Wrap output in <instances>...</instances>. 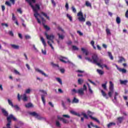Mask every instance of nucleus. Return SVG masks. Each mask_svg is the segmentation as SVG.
<instances>
[{
  "instance_id": "obj_1",
  "label": "nucleus",
  "mask_w": 128,
  "mask_h": 128,
  "mask_svg": "<svg viewBox=\"0 0 128 128\" xmlns=\"http://www.w3.org/2000/svg\"><path fill=\"white\" fill-rule=\"evenodd\" d=\"M25 0L26 2H28V4H29V6H30L33 10V12H34V10L38 11L40 10V5L38 4H36L34 6V5H32V4H36V0Z\"/></svg>"
},
{
  "instance_id": "obj_2",
  "label": "nucleus",
  "mask_w": 128,
  "mask_h": 128,
  "mask_svg": "<svg viewBox=\"0 0 128 128\" xmlns=\"http://www.w3.org/2000/svg\"><path fill=\"white\" fill-rule=\"evenodd\" d=\"M92 60H93V64H97V66H100V68H102V66L100 64V63L102 62V60H99L98 56V54H93V55L92 56Z\"/></svg>"
},
{
  "instance_id": "obj_3",
  "label": "nucleus",
  "mask_w": 128,
  "mask_h": 128,
  "mask_svg": "<svg viewBox=\"0 0 128 128\" xmlns=\"http://www.w3.org/2000/svg\"><path fill=\"white\" fill-rule=\"evenodd\" d=\"M12 120H13L14 122L16 120V118L14 116V115L10 114L9 116L7 118L8 124L6 125V128H10V124L12 123Z\"/></svg>"
},
{
  "instance_id": "obj_4",
  "label": "nucleus",
  "mask_w": 128,
  "mask_h": 128,
  "mask_svg": "<svg viewBox=\"0 0 128 128\" xmlns=\"http://www.w3.org/2000/svg\"><path fill=\"white\" fill-rule=\"evenodd\" d=\"M34 10V16L36 18V20H37L38 24H42V22H40V18H38V16H40V18H42V17L40 14H38V11L36 10Z\"/></svg>"
},
{
  "instance_id": "obj_5",
  "label": "nucleus",
  "mask_w": 128,
  "mask_h": 128,
  "mask_svg": "<svg viewBox=\"0 0 128 128\" xmlns=\"http://www.w3.org/2000/svg\"><path fill=\"white\" fill-rule=\"evenodd\" d=\"M77 16H79L78 18V20L80 22H86V18L84 17V14H82V11H80L78 13Z\"/></svg>"
},
{
  "instance_id": "obj_6",
  "label": "nucleus",
  "mask_w": 128,
  "mask_h": 128,
  "mask_svg": "<svg viewBox=\"0 0 128 128\" xmlns=\"http://www.w3.org/2000/svg\"><path fill=\"white\" fill-rule=\"evenodd\" d=\"M29 114H30V116H35V118H38V120H42V117H40V116L38 114V113L34 112H30L29 113Z\"/></svg>"
},
{
  "instance_id": "obj_7",
  "label": "nucleus",
  "mask_w": 128,
  "mask_h": 128,
  "mask_svg": "<svg viewBox=\"0 0 128 128\" xmlns=\"http://www.w3.org/2000/svg\"><path fill=\"white\" fill-rule=\"evenodd\" d=\"M58 58L60 62H64V64H67V62H70L68 58L66 57L60 56Z\"/></svg>"
},
{
  "instance_id": "obj_8",
  "label": "nucleus",
  "mask_w": 128,
  "mask_h": 128,
  "mask_svg": "<svg viewBox=\"0 0 128 128\" xmlns=\"http://www.w3.org/2000/svg\"><path fill=\"white\" fill-rule=\"evenodd\" d=\"M58 120H62V122L64 124H70V121L64 118H60V116H58Z\"/></svg>"
},
{
  "instance_id": "obj_9",
  "label": "nucleus",
  "mask_w": 128,
  "mask_h": 128,
  "mask_svg": "<svg viewBox=\"0 0 128 128\" xmlns=\"http://www.w3.org/2000/svg\"><path fill=\"white\" fill-rule=\"evenodd\" d=\"M35 70H36V72H39V74H42V76H46V78H48V75L46 74V73H44V71H42L38 68H36Z\"/></svg>"
},
{
  "instance_id": "obj_10",
  "label": "nucleus",
  "mask_w": 128,
  "mask_h": 128,
  "mask_svg": "<svg viewBox=\"0 0 128 128\" xmlns=\"http://www.w3.org/2000/svg\"><path fill=\"white\" fill-rule=\"evenodd\" d=\"M44 34H45L47 40H54V35H48V34L47 32H45Z\"/></svg>"
},
{
  "instance_id": "obj_11",
  "label": "nucleus",
  "mask_w": 128,
  "mask_h": 128,
  "mask_svg": "<svg viewBox=\"0 0 128 128\" xmlns=\"http://www.w3.org/2000/svg\"><path fill=\"white\" fill-rule=\"evenodd\" d=\"M20 98L23 102H28V96H26V94H24L22 95H20Z\"/></svg>"
},
{
  "instance_id": "obj_12",
  "label": "nucleus",
  "mask_w": 128,
  "mask_h": 128,
  "mask_svg": "<svg viewBox=\"0 0 128 128\" xmlns=\"http://www.w3.org/2000/svg\"><path fill=\"white\" fill-rule=\"evenodd\" d=\"M101 93L102 96L106 98V100H108V94L104 92V90H101Z\"/></svg>"
},
{
  "instance_id": "obj_13",
  "label": "nucleus",
  "mask_w": 128,
  "mask_h": 128,
  "mask_svg": "<svg viewBox=\"0 0 128 128\" xmlns=\"http://www.w3.org/2000/svg\"><path fill=\"white\" fill-rule=\"evenodd\" d=\"M126 60L122 56L119 57V60L118 61V64H122V62H126Z\"/></svg>"
},
{
  "instance_id": "obj_14",
  "label": "nucleus",
  "mask_w": 128,
  "mask_h": 128,
  "mask_svg": "<svg viewBox=\"0 0 128 128\" xmlns=\"http://www.w3.org/2000/svg\"><path fill=\"white\" fill-rule=\"evenodd\" d=\"M81 50L83 54H85L86 56H88V50L82 48H81Z\"/></svg>"
},
{
  "instance_id": "obj_15",
  "label": "nucleus",
  "mask_w": 128,
  "mask_h": 128,
  "mask_svg": "<svg viewBox=\"0 0 128 128\" xmlns=\"http://www.w3.org/2000/svg\"><path fill=\"white\" fill-rule=\"evenodd\" d=\"M40 40L42 44L44 46V48H46V41L44 40V37L41 36L40 37Z\"/></svg>"
},
{
  "instance_id": "obj_16",
  "label": "nucleus",
  "mask_w": 128,
  "mask_h": 128,
  "mask_svg": "<svg viewBox=\"0 0 128 128\" xmlns=\"http://www.w3.org/2000/svg\"><path fill=\"white\" fill-rule=\"evenodd\" d=\"M2 113L3 114L4 116H8V112L6 110L2 108Z\"/></svg>"
},
{
  "instance_id": "obj_17",
  "label": "nucleus",
  "mask_w": 128,
  "mask_h": 128,
  "mask_svg": "<svg viewBox=\"0 0 128 128\" xmlns=\"http://www.w3.org/2000/svg\"><path fill=\"white\" fill-rule=\"evenodd\" d=\"M84 88H81L79 90H78L77 91L78 94H81L82 96L84 92Z\"/></svg>"
},
{
  "instance_id": "obj_18",
  "label": "nucleus",
  "mask_w": 128,
  "mask_h": 128,
  "mask_svg": "<svg viewBox=\"0 0 128 128\" xmlns=\"http://www.w3.org/2000/svg\"><path fill=\"white\" fill-rule=\"evenodd\" d=\"M109 90H114V84L112 81L110 82Z\"/></svg>"
},
{
  "instance_id": "obj_19",
  "label": "nucleus",
  "mask_w": 128,
  "mask_h": 128,
  "mask_svg": "<svg viewBox=\"0 0 128 128\" xmlns=\"http://www.w3.org/2000/svg\"><path fill=\"white\" fill-rule=\"evenodd\" d=\"M25 106L27 108H34V104H32L31 102H29L25 104Z\"/></svg>"
},
{
  "instance_id": "obj_20",
  "label": "nucleus",
  "mask_w": 128,
  "mask_h": 128,
  "mask_svg": "<svg viewBox=\"0 0 128 128\" xmlns=\"http://www.w3.org/2000/svg\"><path fill=\"white\" fill-rule=\"evenodd\" d=\"M12 48H14V50H18L20 48V46L14 44H10Z\"/></svg>"
},
{
  "instance_id": "obj_21",
  "label": "nucleus",
  "mask_w": 128,
  "mask_h": 128,
  "mask_svg": "<svg viewBox=\"0 0 128 128\" xmlns=\"http://www.w3.org/2000/svg\"><path fill=\"white\" fill-rule=\"evenodd\" d=\"M70 112V114H74V116H80V114L79 113H77L75 111L71 110Z\"/></svg>"
},
{
  "instance_id": "obj_22",
  "label": "nucleus",
  "mask_w": 128,
  "mask_h": 128,
  "mask_svg": "<svg viewBox=\"0 0 128 128\" xmlns=\"http://www.w3.org/2000/svg\"><path fill=\"white\" fill-rule=\"evenodd\" d=\"M41 14H42V16H44L46 18H47V20H50V16H48V14H46L44 13V12H41Z\"/></svg>"
},
{
  "instance_id": "obj_23",
  "label": "nucleus",
  "mask_w": 128,
  "mask_h": 128,
  "mask_svg": "<svg viewBox=\"0 0 128 128\" xmlns=\"http://www.w3.org/2000/svg\"><path fill=\"white\" fill-rule=\"evenodd\" d=\"M85 6L88 8H92V4L90 2L88 1H86L85 3Z\"/></svg>"
},
{
  "instance_id": "obj_24",
  "label": "nucleus",
  "mask_w": 128,
  "mask_h": 128,
  "mask_svg": "<svg viewBox=\"0 0 128 128\" xmlns=\"http://www.w3.org/2000/svg\"><path fill=\"white\" fill-rule=\"evenodd\" d=\"M120 84H124V86H126V84H128V80H120Z\"/></svg>"
},
{
  "instance_id": "obj_25",
  "label": "nucleus",
  "mask_w": 128,
  "mask_h": 128,
  "mask_svg": "<svg viewBox=\"0 0 128 128\" xmlns=\"http://www.w3.org/2000/svg\"><path fill=\"white\" fill-rule=\"evenodd\" d=\"M87 86H88V90L90 92V94H94V92L92 90V88H90V84L88 83H87Z\"/></svg>"
},
{
  "instance_id": "obj_26",
  "label": "nucleus",
  "mask_w": 128,
  "mask_h": 128,
  "mask_svg": "<svg viewBox=\"0 0 128 128\" xmlns=\"http://www.w3.org/2000/svg\"><path fill=\"white\" fill-rule=\"evenodd\" d=\"M108 84V82L106 81L104 84H102V88L104 90H106V84Z\"/></svg>"
},
{
  "instance_id": "obj_27",
  "label": "nucleus",
  "mask_w": 128,
  "mask_h": 128,
  "mask_svg": "<svg viewBox=\"0 0 128 128\" xmlns=\"http://www.w3.org/2000/svg\"><path fill=\"white\" fill-rule=\"evenodd\" d=\"M84 80L83 79H82V78L78 79V84H82L84 83Z\"/></svg>"
},
{
  "instance_id": "obj_28",
  "label": "nucleus",
  "mask_w": 128,
  "mask_h": 128,
  "mask_svg": "<svg viewBox=\"0 0 128 128\" xmlns=\"http://www.w3.org/2000/svg\"><path fill=\"white\" fill-rule=\"evenodd\" d=\"M8 102L9 106H10L12 108V106H14V103H12V100L8 99Z\"/></svg>"
},
{
  "instance_id": "obj_29",
  "label": "nucleus",
  "mask_w": 128,
  "mask_h": 128,
  "mask_svg": "<svg viewBox=\"0 0 128 128\" xmlns=\"http://www.w3.org/2000/svg\"><path fill=\"white\" fill-rule=\"evenodd\" d=\"M117 120L120 124H122V120H124V117H118Z\"/></svg>"
},
{
  "instance_id": "obj_30",
  "label": "nucleus",
  "mask_w": 128,
  "mask_h": 128,
  "mask_svg": "<svg viewBox=\"0 0 128 128\" xmlns=\"http://www.w3.org/2000/svg\"><path fill=\"white\" fill-rule=\"evenodd\" d=\"M44 94L41 95L42 100L44 105L46 104V100H44Z\"/></svg>"
},
{
  "instance_id": "obj_31",
  "label": "nucleus",
  "mask_w": 128,
  "mask_h": 128,
  "mask_svg": "<svg viewBox=\"0 0 128 128\" xmlns=\"http://www.w3.org/2000/svg\"><path fill=\"white\" fill-rule=\"evenodd\" d=\"M78 98H76V97H74L72 100V104H78Z\"/></svg>"
},
{
  "instance_id": "obj_32",
  "label": "nucleus",
  "mask_w": 128,
  "mask_h": 128,
  "mask_svg": "<svg viewBox=\"0 0 128 128\" xmlns=\"http://www.w3.org/2000/svg\"><path fill=\"white\" fill-rule=\"evenodd\" d=\"M57 34L58 36V38L60 40H64V36L60 34V33H58Z\"/></svg>"
},
{
  "instance_id": "obj_33",
  "label": "nucleus",
  "mask_w": 128,
  "mask_h": 128,
  "mask_svg": "<svg viewBox=\"0 0 128 128\" xmlns=\"http://www.w3.org/2000/svg\"><path fill=\"white\" fill-rule=\"evenodd\" d=\"M119 72H120L122 74H126V70L120 68Z\"/></svg>"
},
{
  "instance_id": "obj_34",
  "label": "nucleus",
  "mask_w": 128,
  "mask_h": 128,
  "mask_svg": "<svg viewBox=\"0 0 128 128\" xmlns=\"http://www.w3.org/2000/svg\"><path fill=\"white\" fill-rule=\"evenodd\" d=\"M90 118L92 120H95V122H98V124H100V120H98L96 118L92 117V116H90Z\"/></svg>"
},
{
  "instance_id": "obj_35",
  "label": "nucleus",
  "mask_w": 128,
  "mask_h": 128,
  "mask_svg": "<svg viewBox=\"0 0 128 128\" xmlns=\"http://www.w3.org/2000/svg\"><path fill=\"white\" fill-rule=\"evenodd\" d=\"M97 72H98V74H100V76H102V74H104V71L100 69L97 70Z\"/></svg>"
},
{
  "instance_id": "obj_36",
  "label": "nucleus",
  "mask_w": 128,
  "mask_h": 128,
  "mask_svg": "<svg viewBox=\"0 0 128 128\" xmlns=\"http://www.w3.org/2000/svg\"><path fill=\"white\" fill-rule=\"evenodd\" d=\"M116 126V123L113 122H110L108 124L107 126L108 128H110V126Z\"/></svg>"
},
{
  "instance_id": "obj_37",
  "label": "nucleus",
  "mask_w": 128,
  "mask_h": 128,
  "mask_svg": "<svg viewBox=\"0 0 128 128\" xmlns=\"http://www.w3.org/2000/svg\"><path fill=\"white\" fill-rule=\"evenodd\" d=\"M114 93V90H110L108 92V96L110 98H112V94Z\"/></svg>"
},
{
  "instance_id": "obj_38",
  "label": "nucleus",
  "mask_w": 128,
  "mask_h": 128,
  "mask_svg": "<svg viewBox=\"0 0 128 128\" xmlns=\"http://www.w3.org/2000/svg\"><path fill=\"white\" fill-rule=\"evenodd\" d=\"M116 24H120V18L118 16H117L116 18Z\"/></svg>"
},
{
  "instance_id": "obj_39",
  "label": "nucleus",
  "mask_w": 128,
  "mask_h": 128,
  "mask_svg": "<svg viewBox=\"0 0 128 128\" xmlns=\"http://www.w3.org/2000/svg\"><path fill=\"white\" fill-rule=\"evenodd\" d=\"M51 65L52 66H53V68H59V66L58 64H54V62H51Z\"/></svg>"
},
{
  "instance_id": "obj_40",
  "label": "nucleus",
  "mask_w": 128,
  "mask_h": 128,
  "mask_svg": "<svg viewBox=\"0 0 128 128\" xmlns=\"http://www.w3.org/2000/svg\"><path fill=\"white\" fill-rule=\"evenodd\" d=\"M108 56L110 57V59L112 60H114V56H112V52H108Z\"/></svg>"
},
{
  "instance_id": "obj_41",
  "label": "nucleus",
  "mask_w": 128,
  "mask_h": 128,
  "mask_svg": "<svg viewBox=\"0 0 128 128\" xmlns=\"http://www.w3.org/2000/svg\"><path fill=\"white\" fill-rule=\"evenodd\" d=\"M90 44L92 46H93V48H94V50H96V48L94 46V41L92 40L90 42Z\"/></svg>"
},
{
  "instance_id": "obj_42",
  "label": "nucleus",
  "mask_w": 128,
  "mask_h": 128,
  "mask_svg": "<svg viewBox=\"0 0 128 128\" xmlns=\"http://www.w3.org/2000/svg\"><path fill=\"white\" fill-rule=\"evenodd\" d=\"M66 16L68 20H70V22H72V17L70 16L69 14H66Z\"/></svg>"
},
{
  "instance_id": "obj_43",
  "label": "nucleus",
  "mask_w": 128,
  "mask_h": 128,
  "mask_svg": "<svg viewBox=\"0 0 128 128\" xmlns=\"http://www.w3.org/2000/svg\"><path fill=\"white\" fill-rule=\"evenodd\" d=\"M43 26L44 28H45V30H50V27H48V25H43Z\"/></svg>"
},
{
  "instance_id": "obj_44",
  "label": "nucleus",
  "mask_w": 128,
  "mask_h": 128,
  "mask_svg": "<svg viewBox=\"0 0 128 128\" xmlns=\"http://www.w3.org/2000/svg\"><path fill=\"white\" fill-rule=\"evenodd\" d=\"M56 80L57 82H58L60 84H62V79H60V78H56Z\"/></svg>"
},
{
  "instance_id": "obj_45",
  "label": "nucleus",
  "mask_w": 128,
  "mask_h": 128,
  "mask_svg": "<svg viewBox=\"0 0 128 128\" xmlns=\"http://www.w3.org/2000/svg\"><path fill=\"white\" fill-rule=\"evenodd\" d=\"M12 108H14L16 110H20V108L18 107V105H13V106Z\"/></svg>"
},
{
  "instance_id": "obj_46",
  "label": "nucleus",
  "mask_w": 128,
  "mask_h": 128,
  "mask_svg": "<svg viewBox=\"0 0 128 128\" xmlns=\"http://www.w3.org/2000/svg\"><path fill=\"white\" fill-rule=\"evenodd\" d=\"M106 34H107L108 36L110 35V30L109 28H107L106 29Z\"/></svg>"
},
{
  "instance_id": "obj_47",
  "label": "nucleus",
  "mask_w": 128,
  "mask_h": 128,
  "mask_svg": "<svg viewBox=\"0 0 128 128\" xmlns=\"http://www.w3.org/2000/svg\"><path fill=\"white\" fill-rule=\"evenodd\" d=\"M41 20L42 21V24H43V26H44V24H46V20L43 17H41Z\"/></svg>"
},
{
  "instance_id": "obj_48",
  "label": "nucleus",
  "mask_w": 128,
  "mask_h": 128,
  "mask_svg": "<svg viewBox=\"0 0 128 128\" xmlns=\"http://www.w3.org/2000/svg\"><path fill=\"white\" fill-rule=\"evenodd\" d=\"M31 90H30V88H28V89H27V90H25V94H30V92H31Z\"/></svg>"
},
{
  "instance_id": "obj_49",
  "label": "nucleus",
  "mask_w": 128,
  "mask_h": 128,
  "mask_svg": "<svg viewBox=\"0 0 128 128\" xmlns=\"http://www.w3.org/2000/svg\"><path fill=\"white\" fill-rule=\"evenodd\" d=\"M56 126H57L58 128H60V122L56 121Z\"/></svg>"
},
{
  "instance_id": "obj_50",
  "label": "nucleus",
  "mask_w": 128,
  "mask_h": 128,
  "mask_svg": "<svg viewBox=\"0 0 128 128\" xmlns=\"http://www.w3.org/2000/svg\"><path fill=\"white\" fill-rule=\"evenodd\" d=\"M72 48L74 50H78V48L76 46H73Z\"/></svg>"
},
{
  "instance_id": "obj_51",
  "label": "nucleus",
  "mask_w": 128,
  "mask_h": 128,
  "mask_svg": "<svg viewBox=\"0 0 128 128\" xmlns=\"http://www.w3.org/2000/svg\"><path fill=\"white\" fill-rule=\"evenodd\" d=\"M62 116H63V118H70V116L68 114H63Z\"/></svg>"
},
{
  "instance_id": "obj_52",
  "label": "nucleus",
  "mask_w": 128,
  "mask_h": 128,
  "mask_svg": "<svg viewBox=\"0 0 128 128\" xmlns=\"http://www.w3.org/2000/svg\"><path fill=\"white\" fill-rule=\"evenodd\" d=\"M85 60H88V62H92V59H90V58L88 57H86Z\"/></svg>"
},
{
  "instance_id": "obj_53",
  "label": "nucleus",
  "mask_w": 128,
  "mask_h": 128,
  "mask_svg": "<svg viewBox=\"0 0 128 128\" xmlns=\"http://www.w3.org/2000/svg\"><path fill=\"white\" fill-rule=\"evenodd\" d=\"M86 24L88 26H92V23L90 21H87L86 22Z\"/></svg>"
},
{
  "instance_id": "obj_54",
  "label": "nucleus",
  "mask_w": 128,
  "mask_h": 128,
  "mask_svg": "<svg viewBox=\"0 0 128 128\" xmlns=\"http://www.w3.org/2000/svg\"><path fill=\"white\" fill-rule=\"evenodd\" d=\"M14 74H18V76H20V74L16 70H14Z\"/></svg>"
},
{
  "instance_id": "obj_55",
  "label": "nucleus",
  "mask_w": 128,
  "mask_h": 128,
  "mask_svg": "<svg viewBox=\"0 0 128 128\" xmlns=\"http://www.w3.org/2000/svg\"><path fill=\"white\" fill-rule=\"evenodd\" d=\"M48 44H49L50 46L52 48V50H54V46H52V44H51L50 42V41H48Z\"/></svg>"
},
{
  "instance_id": "obj_56",
  "label": "nucleus",
  "mask_w": 128,
  "mask_h": 128,
  "mask_svg": "<svg viewBox=\"0 0 128 128\" xmlns=\"http://www.w3.org/2000/svg\"><path fill=\"white\" fill-rule=\"evenodd\" d=\"M5 4H6V6H12V4L8 1H6Z\"/></svg>"
},
{
  "instance_id": "obj_57",
  "label": "nucleus",
  "mask_w": 128,
  "mask_h": 128,
  "mask_svg": "<svg viewBox=\"0 0 128 128\" xmlns=\"http://www.w3.org/2000/svg\"><path fill=\"white\" fill-rule=\"evenodd\" d=\"M1 26H6V28H8V24L6 23H2Z\"/></svg>"
},
{
  "instance_id": "obj_58",
  "label": "nucleus",
  "mask_w": 128,
  "mask_h": 128,
  "mask_svg": "<svg viewBox=\"0 0 128 128\" xmlns=\"http://www.w3.org/2000/svg\"><path fill=\"white\" fill-rule=\"evenodd\" d=\"M72 10L73 12H74V13L76 12V8H74V6H72Z\"/></svg>"
},
{
  "instance_id": "obj_59",
  "label": "nucleus",
  "mask_w": 128,
  "mask_h": 128,
  "mask_svg": "<svg viewBox=\"0 0 128 128\" xmlns=\"http://www.w3.org/2000/svg\"><path fill=\"white\" fill-rule=\"evenodd\" d=\"M82 116H83L84 118H86V119L88 118V115H86V114L85 113H82Z\"/></svg>"
},
{
  "instance_id": "obj_60",
  "label": "nucleus",
  "mask_w": 128,
  "mask_h": 128,
  "mask_svg": "<svg viewBox=\"0 0 128 128\" xmlns=\"http://www.w3.org/2000/svg\"><path fill=\"white\" fill-rule=\"evenodd\" d=\"M88 81L90 82V84H93L94 86H96V83H94V82H92L90 79H88Z\"/></svg>"
},
{
  "instance_id": "obj_61",
  "label": "nucleus",
  "mask_w": 128,
  "mask_h": 128,
  "mask_svg": "<svg viewBox=\"0 0 128 128\" xmlns=\"http://www.w3.org/2000/svg\"><path fill=\"white\" fill-rule=\"evenodd\" d=\"M72 92H73L72 94H76V93H78V91L75 88L72 89Z\"/></svg>"
},
{
  "instance_id": "obj_62",
  "label": "nucleus",
  "mask_w": 128,
  "mask_h": 128,
  "mask_svg": "<svg viewBox=\"0 0 128 128\" xmlns=\"http://www.w3.org/2000/svg\"><path fill=\"white\" fill-rule=\"evenodd\" d=\"M82 88L84 90H88V87H86V84H84Z\"/></svg>"
},
{
  "instance_id": "obj_63",
  "label": "nucleus",
  "mask_w": 128,
  "mask_h": 128,
  "mask_svg": "<svg viewBox=\"0 0 128 128\" xmlns=\"http://www.w3.org/2000/svg\"><path fill=\"white\" fill-rule=\"evenodd\" d=\"M65 8L67 10H68V3L66 2L65 6Z\"/></svg>"
},
{
  "instance_id": "obj_64",
  "label": "nucleus",
  "mask_w": 128,
  "mask_h": 128,
  "mask_svg": "<svg viewBox=\"0 0 128 128\" xmlns=\"http://www.w3.org/2000/svg\"><path fill=\"white\" fill-rule=\"evenodd\" d=\"M125 16L126 18H128V10L126 12Z\"/></svg>"
}]
</instances>
